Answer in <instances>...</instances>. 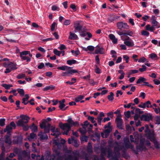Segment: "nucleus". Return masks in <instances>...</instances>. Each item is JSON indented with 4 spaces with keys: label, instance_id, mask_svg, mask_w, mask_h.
Instances as JSON below:
<instances>
[{
    "label": "nucleus",
    "instance_id": "nucleus-1",
    "mask_svg": "<svg viewBox=\"0 0 160 160\" xmlns=\"http://www.w3.org/2000/svg\"><path fill=\"white\" fill-rule=\"evenodd\" d=\"M51 126V124L46 121H43L40 124V128L44 130V132H41L38 134L41 140H46L48 139V136L46 133H49Z\"/></svg>",
    "mask_w": 160,
    "mask_h": 160
},
{
    "label": "nucleus",
    "instance_id": "nucleus-2",
    "mask_svg": "<svg viewBox=\"0 0 160 160\" xmlns=\"http://www.w3.org/2000/svg\"><path fill=\"white\" fill-rule=\"evenodd\" d=\"M67 121L68 123L64 124L61 123L59 124L60 128L63 130L64 131L62 133L63 134H68L69 132L71 130V128L72 126V124L73 122L71 118H69Z\"/></svg>",
    "mask_w": 160,
    "mask_h": 160
},
{
    "label": "nucleus",
    "instance_id": "nucleus-3",
    "mask_svg": "<svg viewBox=\"0 0 160 160\" xmlns=\"http://www.w3.org/2000/svg\"><path fill=\"white\" fill-rule=\"evenodd\" d=\"M114 156H112L113 153L111 149H109L108 151V157L109 158H113L114 160H118V158L120 157V153L119 152V148L118 146H116L114 148Z\"/></svg>",
    "mask_w": 160,
    "mask_h": 160
},
{
    "label": "nucleus",
    "instance_id": "nucleus-4",
    "mask_svg": "<svg viewBox=\"0 0 160 160\" xmlns=\"http://www.w3.org/2000/svg\"><path fill=\"white\" fill-rule=\"evenodd\" d=\"M32 56V54L28 51H25L20 52V56L22 60H26L28 62L31 61Z\"/></svg>",
    "mask_w": 160,
    "mask_h": 160
},
{
    "label": "nucleus",
    "instance_id": "nucleus-5",
    "mask_svg": "<svg viewBox=\"0 0 160 160\" xmlns=\"http://www.w3.org/2000/svg\"><path fill=\"white\" fill-rule=\"evenodd\" d=\"M3 66L6 68V70L4 72V73L6 74L17 69L16 64L12 62H5L3 64Z\"/></svg>",
    "mask_w": 160,
    "mask_h": 160
},
{
    "label": "nucleus",
    "instance_id": "nucleus-6",
    "mask_svg": "<svg viewBox=\"0 0 160 160\" xmlns=\"http://www.w3.org/2000/svg\"><path fill=\"white\" fill-rule=\"evenodd\" d=\"M20 117L21 119L17 122V126L19 127L28 123L30 119L29 117L26 115H21Z\"/></svg>",
    "mask_w": 160,
    "mask_h": 160
},
{
    "label": "nucleus",
    "instance_id": "nucleus-7",
    "mask_svg": "<svg viewBox=\"0 0 160 160\" xmlns=\"http://www.w3.org/2000/svg\"><path fill=\"white\" fill-rule=\"evenodd\" d=\"M16 127V124L14 122L12 121L10 122L9 125L6 127V128L4 130V132H7V133L9 132L11 133L12 129L13 128L15 129Z\"/></svg>",
    "mask_w": 160,
    "mask_h": 160
},
{
    "label": "nucleus",
    "instance_id": "nucleus-8",
    "mask_svg": "<svg viewBox=\"0 0 160 160\" xmlns=\"http://www.w3.org/2000/svg\"><path fill=\"white\" fill-rule=\"evenodd\" d=\"M117 26L118 29L122 30L123 29H128L129 28V26L125 22H119L117 23Z\"/></svg>",
    "mask_w": 160,
    "mask_h": 160
},
{
    "label": "nucleus",
    "instance_id": "nucleus-9",
    "mask_svg": "<svg viewBox=\"0 0 160 160\" xmlns=\"http://www.w3.org/2000/svg\"><path fill=\"white\" fill-rule=\"evenodd\" d=\"M116 122L117 124V127L120 129H122L123 125V121L121 118L120 114L118 115L116 119Z\"/></svg>",
    "mask_w": 160,
    "mask_h": 160
},
{
    "label": "nucleus",
    "instance_id": "nucleus-10",
    "mask_svg": "<svg viewBox=\"0 0 160 160\" xmlns=\"http://www.w3.org/2000/svg\"><path fill=\"white\" fill-rule=\"evenodd\" d=\"M70 67L66 70L67 71L66 72H63L61 74L62 76L63 77L69 76V74H72L78 72L77 70L75 69H72Z\"/></svg>",
    "mask_w": 160,
    "mask_h": 160
},
{
    "label": "nucleus",
    "instance_id": "nucleus-11",
    "mask_svg": "<svg viewBox=\"0 0 160 160\" xmlns=\"http://www.w3.org/2000/svg\"><path fill=\"white\" fill-rule=\"evenodd\" d=\"M81 22L79 21H77L74 22V27L75 28V32H76L77 31H81L82 30V25L80 24Z\"/></svg>",
    "mask_w": 160,
    "mask_h": 160
},
{
    "label": "nucleus",
    "instance_id": "nucleus-12",
    "mask_svg": "<svg viewBox=\"0 0 160 160\" xmlns=\"http://www.w3.org/2000/svg\"><path fill=\"white\" fill-rule=\"evenodd\" d=\"M157 18L154 15L152 16L151 18V23L154 28L156 27L157 28H159L160 27V25H159V22L156 21Z\"/></svg>",
    "mask_w": 160,
    "mask_h": 160
},
{
    "label": "nucleus",
    "instance_id": "nucleus-13",
    "mask_svg": "<svg viewBox=\"0 0 160 160\" xmlns=\"http://www.w3.org/2000/svg\"><path fill=\"white\" fill-rule=\"evenodd\" d=\"M68 142L69 144H70L72 143L73 145L75 147H78L79 146V144L78 142V141L77 139L75 138L73 136L71 137V138H69L68 139Z\"/></svg>",
    "mask_w": 160,
    "mask_h": 160
},
{
    "label": "nucleus",
    "instance_id": "nucleus-14",
    "mask_svg": "<svg viewBox=\"0 0 160 160\" xmlns=\"http://www.w3.org/2000/svg\"><path fill=\"white\" fill-rule=\"evenodd\" d=\"M123 141L124 146L126 148L133 149L134 146L130 143L128 138H125L123 140Z\"/></svg>",
    "mask_w": 160,
    "mask_h": 160
},
{
    "label": "nucleus",
    "instance_id": "nucleus-15",
    "mask_svg": "<svg viewBox=\"0 0 160 160\" xmlns=\"http://www.w3.org/2000/svg\"><path fill=\"white\" fill-rule=\"evenodd\" d=\"M22 138L21 136H17L15 137L13 140L14 144H21L22 143Z\"/></svg>",
    "mask_w": 160,
    "mask_h": 160
},
{
    "label": "nucleus",
    "instance_id": "nucleus-16",
    "mask_svg": "<svg viewBox=\"0 0 160 160\" xmlns=\"http://www.w3.org/2000/svg\"><path fill=\"white\" fill-rule=\"evenodd\" d=\"M141 118L142 120L148 121L152 119V116L150 114L142 115L141 117Z\"/></svg>",
    "mask_w": 160,
    "mask_h": 160
},
{
    "label": "nucleus",
    "instance_id": "nucleus-17",
    "mask_svg": "<svg viewBox=\"0 0 160 160\" xmlns=\"http://www.w3.org/2000/svg\"><path fill=\"white\" fill-rule=\"evenodd\" d=\"M11 133L9 132L7 133V135L5 136V142L6 143L11 145L12 141L11 138Z\"/></svg>",
    "mask_w": 160,
    "mask_h": 160
},
{
    "label": "nucleus",
    "instance_id": "nucleus-18",
    "mask_svg": "<svg viewBox=\"0 0 160 160\" xmlns=\"http://www.w3.org/2000/svg\"><path fill=\"white\" fill-rule=\"evenodd\" d=\"M136 148L137 150H139L140 151H146L147 149L146 147L144 145L143 142L142 141H140L139 145L136 146Z\"/></svg>",
    "mask_w": 160,
    "mask_h": 160
},
{
    "label": "nucleus",
    "instance_id": "nucleus-19",
    "mask_svg": "<svg viewBox=\"0 0 160 160\" xmlns=\"http://www.w3.org/2000/svg\"><path fill=\"white\" fill-rule=\"evenodd\" d=\"M124 44L129 47H133L134 45V42L132 40H130L129 41H124Z\"/></svg>",
    "mask_w": 160,
    "mask_h": 160
},
{
    "label": "nucleus",
    "instance_id": "nucleus-20",
    "mask_svg": "<svg viewBox=\"0 0 160 160\" xmlns=\"http://www.w3.org/2000/svg\"><path fill=\"white\" fill-rule=\"evenodd\" d=\"M105 50L103 48L98 47L95 50V53L96 54H103Z\"/></svg>",
    "mask_w": 160,
    "mask_h": 160
},
{
    "label": "nucleus",
    "instance_id": "nucleus-21",
    "mask_svg": "<svg viewBox=\"0 0 160 160\" xmlns=\"http://www.w3.org/2000/svg\"><path fill=\"white\" fill-rule=\"evenodd\" d=\"M149 56V58L154 60H158L159 58L157 55L155 53H152L150 54Z\"/></svg>",
    "mask_w": 160,
    "mask_h": 160
},
{
    "label": "nucleus",
    "instance_id": "nucleus-22",
    "mask_svg": "<svg viewBox=\"0 0 160 160\" xmlns=\"http://www.w3.org/2000/svg\"><path fill=\"white\" fill-rule=\"evenodd\" d=\"M29 127L32 132H38V126L37 125H35L34 123H33Z\"/></svg>",
    "mask_w": 160,
    "mask_h": 160
},
{
    "label": "nucleus",
    "instance_id": "nucleus-23",
    "mask_svg": "<svg viewBox=\"0 0 160 160\" xmlns=\"http://www.w3.org/2000/svg\"><path fill=\"white\" fill-rule=\"evenodd\" d=\"M68 158L69 160H78V156H77L76 154H74L73 155H69L68 156Z\"/></svg>",
    "mask_w": 160,
    "mask_h": 160
},
{
    "label": "nucleus",
    "instance_id": "nucleus-24",
    "mask_svg": "<svg viewBox=\"0 0 160 160\" xmlns=\"http://www.w3.org/2000/svg\"><path fill=\"white\" fill-rule=\"evenodd\" d=\"M65 102V100L64 99L62 100V101H59L60 105L59 107L61 110H63L66 109V108L65 109H63V108L65 106V104H64Z\"/></svg>",
    "mask_w": 160,
    "mask_h": 160
},
{
    "label": "nucleus",
    "instance_id": "nucleus-25",
    "mask_svg": "<svg viewBox=\"0 0 160 160\" xmlns=\"http://www.w3.org/2000/svg\"><path fill=\"white\" fill-rule=\"evenodd\" d=\"M146 29L148 31H150L151 32H153L155 30V28L152 25L151 26L150 24H148L145 26Z\"/></svg>",
    "mask_w": 160,
    "mask_h": 160
},
{
    "label": "nucleus",
    "instance_id": "nucleus-26",
    "mask_svg": "<svg viewBox=\"0 0 160 160\" xmlns=\"http://www.w3.org/2000/svg\"><path fill=\"white\" fill-rule=\"evenodd\" d=\"M78 38V37L77 35L74 33L70 32L69 38L71 39L76 40Z\"/></svg>",
    "mask_w": 160,
    "mask_h": 160
},
{
    "label": "nucleus",
    "instance_id": "nucleus-27",
    "mask_svg": "<svg viewBox=\"0 0 160 160\" xmlns=\"http://www.w3.org/2000/svg\"><path fill=\"white\" fill-rule=\"evenodd\" d=\"M109 38L112 40V42L116 43L117 42L118 39L115 38V36L113 34H110L109 35Z\"/></svg>",
    "mask_w": 160,
    "mask_h": 160
},
{
    "label": "nucleus",
    "instance_id": "nucleus-28",
    "mask_svg": "<svg viewBox=\"0 0 160 160\" xmlns=\"http://www.w3.org/2000/svg\"><path fill=\"white\" fill-rule=\"evenodd\" d=\"M112 129L111 128H109L105 130L104 131L105 135V138H107L109 135L110 133L112 131Z\"/></svg>",
    "mask_w": 160,
    "mask_h": 160
},
{
    "label": "nucleus",
    "instance_id": "nucleus-29",
    "mask_svg": "<svg viewBox=\"0 0 160 160\" xmlns=\"http://www.w3.org/2000/svg\"><path fill=\"white\" fill-rule=\"evenodd\" d=\"M117 18L116 16L114 15H112V16L108 18V22L109 23L112 22L115 20L116 19H117Z\"/></svg>",
    "mask_w": 160,
    "mask_h": 160
},
{
    "label": "nucleus",
    "instance_id": "nucleus-30",
    "mask_svg": "<svg viewBox=\"0 0 160 160\" xmlns=\"http://www.w3.org/2000/svg\"><path fill=\"white\" fill-rule=\"evenodd\" d=\"M55 88V87L53 86L52 85H50L49 86H48L44 88L43 89V90L44 91H46L49 90H53Z\"/></svg>",
    "mask_w": 160,
    "mask_h": 160
},
{
    "label": "nucleus",
    "instance_id": "nucleus-31",
    "mask_svg": "<svg viewBox=\"0 0 160 160\" xmlns=\"http://www.w3.org/2000/svg\"><path fill=\"white\" fill-rule=\"evenodd\" d=\"M146 80V79L145 78L142 77H140L137 80L136 83L137 84H139L141 83V82H143L144 83V82Z\"/></svg>",
    "mask_w": 160,
    "mask_h": 160
},
{
    "label": "nucleus",
    "instance_id": "nucleus-32",
    "mask_svg": "<svg viewBox=\"0 0 160 160\" xmlns=\"http://www.w3.org/2000/svg\"><path fill=\"white\" fill-rule=\"evenodd\" d=\"M56 138V139L53 140V143L57 146L59 148H60L61 147V144L59 142L58 139V138Z\"/></svg>",
    "mask_w": 160,
    "mask_h": 160
},
{
    "label": "nucleus",
    "instance_id": "nucleus-33",
    "mask_svg": "<svg viewBox=\"0 0 160 160\" xmlns=\"http://www.w3.org/2000/svg\"><path fill=\"white\" fill-rule=\"evenodd\" d=\"M17 91L20 95L21 97H23L24 95L25 94V92L23 89L18 88L17 89Z\"/></svg>",
    "mask_w": 160,
    "mask_h": 160
},
{
    "label": "nucleus",
    "instance_id": "nucleus-34",
    "mask_svg": "<svg viewBox=\"0 0 160 160\" xmlns=\"http://www.w3.org/2000/svg\"><path fill=\"white\" fill-rule=\"evenodd\" d=\"M88 151L89 152H92V148L90 142H89L88 143L87 147Z\"/></svg>",
    "mask_w": 160,
    "mask_h": 160
},
{
    "label": "nucleus",
    "instance_id": "nucleus-35",
    "mask_svg": "<svg viewBox=\"0 0 160 160\" xmlns=\"http://www.w3.org/2000/svg\"><path fill=\"white\" fill-rule=\"evenodd\" d=\"M70 68V67L67 66H63L61 67H58L57 68V69L59 70L65 71L68 69V68Z\"/></svg>",
    "mask_w": 160,
    "mask_h": 160
},
{
    "label": "nucleus",
    "instance_id": "nucleus-36",
    "mask_svg": "<svg viewBox=\"0 0 160 160\" xmlns=\"http://www.w3.org/2000/svg\"><path fill=\"white\" fill-rule=\"evenodd\" d=\"M84 98V96L82 95H80L75 98V101L76 102H78L81 100H82Z\"/></svg>",
    "mask_w": 160,
    "mask_h": 160
},
{
    "label": "nucleus",
    "instance_id": "nucleus-37",
    "mask_svg": "<svg viewBox=\"0 0 160 160\" xmlns=\"http://www.w3.org/2000/svg\"><path fill=\"white\" fill-rule=\"evenodd\" d=\"M114 94L112 92H110V95L108 96V99L109 101H112L114 99L113 98Z\"/></svg>",
    "mask_w": 160,
    "mask_h": 160
},
{
    "label": "nucleus",
    "instance_id": "nucleus-38",
    "mask_svg": "<svg viewBox=\"0 0 160 160\" xmlns=\"http://www.w3.org/2000/svg\"><path fill=\"white\" fill-rule=\"evenodd\" d=\"M76 62L77 61L73 59L68 60L67 61V63L70 65H71L72 64H75Z\"/></svg>",
    "mask_w": 160,
    "mask_h": 160
},
{
    "label": "nucleus",
    "instance_id": "nucleus-39",
    "mask_svg": "<svg viewBox=\"0 0 160 160\" xmlns=\"http://www.w3.org/2000/svg\"><path fill=\"white\" fill-rule=\"evenodd\" d=\"M2 86L7 89H8L13 86V85L12 84H3Z\"/></svg>",
    "mask_w": 160,
    "mask_h": 160
},
{
    "label": "nucleus",
    "instance_id": "nucleus-40",
    "mask_svg": "<svg viewBox=\"0 0 160 160\" xmlns=\"http://www.w3.org/2000/svg\"><path fill=\"white\" fill-rule=\"evenodd\" d=\"M147 61V59L144 57H142L140 58L138 60V62H144Z\"/></svg>",
    "mask_w": 160,
    "mask_h": 160
},
{
    "label": "nucleus",
    "instance_id": "nucleus-41",
    "mask_svg": "<svg viewBox=\"0 0 160 160\" xmlns=\"http://www.w3.org/2000/svg\"><path fill=\"white\" fill-rule=\"evenodd\" d=\"M88 137L83 136H82L81 138V142H82L83 141H85L86 142H87L88 140Z\"/></svg>",
    "mask_w": 160,
    "mask_h": 160
},
{
    "label": "nucleus",
    "instance_id": "nucleus-42",
    "mask_svg": "<svg viewBox=\"0 0 160 160\" xmlns=\"http://www.w3.org/2000/svg\"><path fill=\"white\" fill-rule=\"evenodd\" d=\"M53 52L54 53L58 56H60L61 52L58 50L57 49L55 48L53 49Z\"/></svg>",
    "mask_w": 160,
    "mask_h": 160
},
{
    "label": "nucleus",
    "instance_id": "nucleus-43",
    "mask_svg": "<svg viewBox=\"0 0 160 160\" xmlns=\"http://www.w3.org/2000/svg\"><path fill=\"white\" fill-rule=\"evenodd\" d=\"M145 107H147V108L149 107L152 108V106L151 104V103L149 101H148L147 102H145Z\"/></svg>",
    "mask_w": 160,
    "mask_h": 160
},
{
    "label": "nucleus",
    "instance_id": "nucleus-44",
    "mask_svg": "<svg viewBox=\"0 0 160 160\" xmlns=\"http://www.w3.org/2000/svg\"><path fill=\"white\" fill-rule=\"evenodd\" d=\"M26 77L25 74L23 73H21L18 74L17 76V78L18 79H20L24 78Z\"/></svg>",
    "mask_w": 160,
    "mask_h": 160
},
{
    "label": "nucleus",
    "instance_id": "nucleus-45",
    "mask_svg": "<svg viewBox=\"0 0 160 160\" xmlns=\"http://www.w3.org/2000/svg\"><path fill=\"white\" fill-rule=\"evenodd\" d=\"M60 134L61 133L59 131H55L54 133L51 134L52 136H55V138H58Z\"/></svg>",
    "mask_w": 160,
    "mask_h": 160
},
{
    "label": "nucleus",
    "instance_id": "nucleus-46",
    "mask_svg": "<svg viewBox=\"0 0 160 160\" xmlns=\"http://www.w3.org/2000/svg\"><path fill=\"white\" fill-rule=\"evenodd\" d=\"M71 23V20L68 19L65 20L63 24L66 26H68L70 25Z\"/></svg>",
    "mask_w": 160,
    "mask_h": 160
},
{
    "label": "nucleus",
    "instance_id": "nucleus-47",
    "mask_svg": "<svg viewBox=\"0 0 160 160\" xmlns=\"http://www.w3.org/2000/svg\"><path fill=\"white\" fill-rule=\"evenodd\" d=\"M94 119V118L92 116H89L88 117V120L90 121L92 123H94L96 122Z\"/></svg>",
    "mask_w": 160,
    "mask_h": 160
},
{
    "label": "nucleus",
    "instance_id": "nucleus-48",
    "mask_svg": "<svg viewBox=\"0 0 160 160\" xmlns=\"http://www.w3.org/2000/svg\"><path fill=\"white\" fill-rule=\"evenodd\" d=\"M5 119L4 118L0 119V126H3L5 125Z\"/></svg>",
    "mask_w": 160,
    "mask_h": 160
},
{
    "label": "nucleus",
    "instance_id": "nucleus-49",
    "mask_svg": "<svg viewBox=\"0 0 160 160\" xmlns=\"http://www.w3.org/2000/svg\"><path fill=\"white\" fill-rule=\"evenodd\" d=\"M111 54L112 55V57L113 58H116V52L113 50H112L111 51Z\"/></svg>",
    "mask_w": 160,
    "mask_h": 160
},
{
    "label": "nucleus",
    "instance_id": "nucleus-50",
    "mask_svg": "<svg viewBox=\"0 0 160 160\" xmlns=\"http://www.w3.org/2000/svg\"><path fill=\"white\" fill-rule=\"evenodd\" d=\"M141 34L142 35L145 36H148L149 34V33L148 32L145 30H143L141 32Z\"/></svg>",
    "mask_w": 160,
    "mask_h": 160
},
{
    "label": "nucleus",
    "instance_id": "nucleus-51",
    "mask_svg": "<svg viewBox=\"0 0 160 160\" xmlns=\"http://www.w3.org/2000/svg\"><path fill=\"white\" fill-rule=\"evenodd\" d=\"M142 68H139V70L141 72H142L146 71L147 69V67L145 66L142 65Z\"/></svg>",
    "mask_w": 160,
    "mask_h": 160
},
{
    "label": "nucleus",
    "instance_id": "nucleus-52",
    "mask_svg": "<svg viewBox=\"0 0 160 160\" xmlns=\"http://www.w3.org/2000/svg\"><path fill=\"white\" fill-rule=\"evenodd\" d=\"M71 52L72 54H75L76 56H77L80 53V51L79 50L74 51L73 50H72L71 51Z\"/></svg>",
    "mask_w": 160,
    "mask_h": 160
},
{
    "label": "nucleus",
    "instance_id": "nucleus-53",
    "mask_svg": "<svg viewBox=\"0 0 160 160\" xmlns=\"http://www.w3.org/2000/svg\"><path fill=\"white\" fill-rule=\"evenodd\" d=\"M123 58L124 59L126 62L127 63H128L129 59V57L127 55H125L123 56Z\"/></svg>",
    "mask_w": 160,
    "mask_h": 160
},
{
    "label": "nucleus",
    "instance_id": "nucleus-54",
    "mask_svg": "<svg viewBox=\"0 0 160 160\" xmlns=\"http://www.w3.org/2000/svg\"><path fill=\"white\" fill-rule=\"evenodd\" d=\"M13 152L17 154L20 152L21 150L18 148H15L13 149Z\"/></svg>",
    "mask_w": 160,
    "mask_h": 160
},
{
    "label": "nucleus",
    "instance_id": "nucleus-55",
    "mask_svg": "<svg viewBox=\"0 0 160 160\" xmlns=\"http://www.w3.org/2000/svg\"><path fill=\"white\" fill-rule=\"evenodd\" d=\"M36 137V135L34 133L32 132L31 133L29 136V139L30 140V139H34Z\"/></svg>",
    "mask_w": 160,
    "mask_h": 160
},
{
    "label": "nucleus",
    "instance_id": "nucleus-56",
    "mask_svg": "<svg viewBox=\"0 0 160 160\" xmlns=\"http://www.w3.org/2000/svg\"><path fill=\"white\" fill-rule=\"evenodd\" d=\"M5 31L9 34H11L14 33L13 30L11 29H5Z\"/></svg>",
    "mask_w": 160,
    "mask_h": 160
},
{
    "label": "nucleus",
    "instance_id": "nucleus-57",
    "mask_svg": "<svg viewBox=\"0 0 160 160\" xmlns=\"http://www.w3.org/2000/svg\"><path fill=\"white\" fill-rule=\"evenodd\" d=\"M122 156L124 158L126 159H128V158H130V156H129V155L126 152H124L122 154Z\"/></svg>",
    "mask_w": 160,
    "mask_h": 160
},
{
    "label": "nucleus",
    "instance_id": "nucleus-58",
    "mask_svg": "<svg viewBox=\"0 0 160 160\" xmlns=\"http://www.w3.org/2000/svg\"><path fill=\"white\" fill-rule=\"evenodd\" d=\"M21 126L23 127V130L25 131H28L29 128H30L28 125H25V124L22 125Z\"/></svg>",
    "mask_w": 160,
    "mask_h": 160
},
{
    "label": "nucleus",
    "instance_id": "nucleus-59",
    "mask_svg": "<svg viewBox=\"0 0 160 160\" xmlns=\"http://www.w3.org/2000/svg\"><path fill=\"white\" fill-rule=\"evenodd\" d=\"M125 35H128L130 36H132L133 34V32L130 30L126 32H125Z\"/></svg>",
    "mask_w": 160,
    "mask_h": 160
},
{
    "label": "nucleus",
    "instance_id": "nucleus-60",
    "mask_svg": "<svg viewBox=\"0 0 160 160\" xmlns=\"http://www.w3.org/2000/svg\"><path fill=\"white\" fill-rule=\"evenodd\" d=\"M95 72L96 73L99 74L101 72V70L98 67L97 65H95Z\"/></svg>",
    "mask_w": 160,
    "mask_h": 160
},
{
    "label": "nucleus",
    "instance_id": "nucleus-61",
    "mask_svg": "<svg viewBox=\"0 0 160 160\" xmlns=\"http://www.w3.org/2000/svg\"><path fill=\"white\" fill-rule=\"evenodd\" d=\"M125 116L127 118H129L130 116V112L129 111L125 112L124 113Z\"/></svg>",
    "mask_w": 160,
    "mask_h": 160
},
{
    "label": "nucleus",
    "instance_id": "nucleus-62",
    "mask_svg": "<svg viewBox=\"0 0 160 160\" xmlns=\"http://www.w3.org/2000/svg\"><path fill=\"white\" fill-rule=\"evenodd\" d=\"M58 48L62 50L66 49V47L65 46L64 44H61L60 47Z\"/></svg>",
    "mask_w": 160,
    "mask_h": 160
},
{
    "label": "nucleus",
    "instance_id": "nucleus-63",
    "mask_svg": "<svg viewBox=\"0 0 160 160\" xmlns=\"http://www.w3.org/2000/svg\"><path fill=\"white\" fill-rule=\"evenodd\" d=\"M130 72V74H133L137 73L138 72V71L136 69L131 70L129 71Z\"/></svg>",
    "mask_w": 160,
    "mask_h": 160
},
{
    "label": "nucleus",
    "instance_id": "nucleus-64",
    "mask_svg": "<svg viewBox=\"0 0 160 160\" xmlns=\"http://www.w3.org/2000/svg\"><path fill=\"white\" fill-rule=\"evenodd\" d=\"M107 115L108 117L112 118L113 117V112H110L108 113Z\"/></svg>",
    "mask_w": 160,
    "mask_h": 160
}]
</instances>
